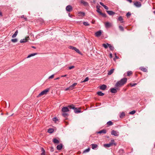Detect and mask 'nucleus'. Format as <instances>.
Listing matches in <instances>:
<instances>
[{"instance_id": "nucleus-1", "label": "nucleus", "mask_w": 155, "mask_h": 155, "mask_svg": "<svg viewBox=\"0 0 155 155\" xmlns=\"http://www.w3.org/2000/svg\"><path fill=\"white\" fill-rule=\"evenodd\" d=\"M127 79L126 78H124L120 80V81L117 82L115 86L116 87H120L123 85L127 82Z\"/></svg>"}, {"instance_id": "nucleus-2", "label": "nucleus", "mask_w": 155, "mask_h": 155, "mask_svg": "<svg viewBox=\"0 0 155 155\" xmlns=\"http://www.w3.org/2000/svg\"><path fill=\"white\" fill-rule=\"evenodd\" d=\"M70 109H72L74 110V112L75 113H78L81 112V111L79 109L75 107L73 105L68 106Z\"/></svg>"}, {"instance_id": "nucleus-3", "label": "nucleus", "mask_w": 155, "mask_h": 155, "mask_svg": "<svg viewBox=\"0 0 155 155\" xmlns=\"http://www.w3.org/2000/svg\"><path fill=\"white\" fill-rule=\"evenodd\" d=\"M114 140H111V142L105 144H104V147H109L111 146H112L113 144L115 145H116V143H114Z\"/></svg>"}, {"instance_id": "nucleus-4", "label": "nucleus", "mask_w": 155, "mask_h": 155, "mask_svg": "<svg viewBox=\"0 0 155 155\" xmlns=\"http://www.w3.org/2000/svg\"><path fill=\"white\" fill-rule=\"evenodd\" d=\"M49 91V89H46L43 91L41 92L38 95V96H37V97H40L41 95H44V94H46Z\"/></svg>"}, {"instance_id": "nucleus-5", "label": "nucleus", "mask_w": 155, "mask_h": 155, "mask_svg": "<svg viewBox=\"0 0 155 155\" xmlns=\"http://www.w3.org/2000/svg\"><path fill=\"white\" fill-rule=\"evenodd\" d=\"M111 134L112 135L115 136H118L119 135V132L114 130H113L111 131Z\"/></svg>"}, {"instance_id": "nucleus-6", "label": "nucleus", "mask_w": 155, "mask_h": 155, "mask_svg": "<svg viewBox=\"0 0 155 155\" xmlns=\"http://www.w3.org/2000/svg\"><path fill=\"white\" fill-rule=\"evenodd\" d=\"M66 9L67 12H71L73 8L71 6L68 5L66 7Z\"/></svg>"}, {"instance_id": "nucleus-7", "label": "nucleus", "mask_w": 155, "mask_h": 155, "mask_svg": "<svg viewBox=\"0 0 155 155\" xmlns=\"http://www.w3.org/2000/svg\"><path fill=\"white\" fill-rule=\"evenodd\" d=\"M69 48L70 49H71L73 50H74L77 52L79 54H80L81 52L77 48H76L74 47L73 46H70L69 47Z\"/></svg>"}, {"instance_id": "nucleus-8", "label": "nucleus", "mask_w": 155, "mask_h": 155, "mask_svg": "<svg viewBox=\"0 0 155 155\" xmlns=\"http://www.w3.org/2000/svg\"><path fill=\"white\" fill-rule=\"evenodd\" d=\"M61 111L63 112V113H66L67 112H68L69 111V110L68 107H63Z\"/></svg>"}, {"instance_id": "nucleus-9", "label": "nucleus", "mask_w": 155, "mask_h": 155, "mask_svg": "<svg viewBox=\"0 0 155 155\" xmlns=\"http://www.w3.org/2000/svg\"><path fill=\"white\" fill-rule=\"evenodd\" d=\"M134 5L135 6L137 7H140L141 6V4L140 2H136L134 3Z\"/></svg>"}, {"instance_id": "nucleus-10", "label": "nucleus", "mask_w": 155, "mask_h": 155, "mask_svg": "<svg viewBox=\"0 0 155 155\" xmlns=\"http://www.w3.org/2000/svg\"><path fill=\"white\" fill-rule=\"evenodd\" d=\"M77 84V83H74L72 85L69 86V88L70 90H72L73 89L75 88V86Z\"/></svg>"}, {"instance_id": "nucleus-11", "label": "nucleus", "mask_w": 155, "mask_h": 155, "mask_svg": "<svg viewBox=\"0 0 155 155\" xmlns=\"http://www.w3.org/2000/svg\"><path fill=\"white\" fill-rule=\"evenodd\" d=\"M105 25L106 28H109L112 26V24L109 22H107L105 23Z\"/></svg>"}, {"instance_id": "nucleus-12", "label": "nucleus", "mask_w": 155, "mask_h": 155, "mask_svg": "<svg viewBox=\"0 0 155 155\" xmlns=\"http://www.w3.org/2000/svg\"><path fill=\"white\" fill-rule=\"evenodd\" d=\"M29 38L28 36L26 37L25 38L23 39H21L20 40V42L21 43L26 42L28 41V38Z\"/></svg>"}, {"instance_id": "nucleus-13", "label": "nucleus", "mask_w": 155, "mask_h": 155, "mask_svg": "<svg viewBox=\"0 0 155 155\" xmlns=\"http://www.w3.org/2000/svg\"><path fill=\"white\" fill-rule=\"evenodd\" d=\"M116 88H111L110 89V92L113 93H115L117 92V90H118V89L117 87Z\"/></svg>"}, {"instance_id": "nucleus-14", "label": "nucleus", "mask_w": 155, "mask_h": 155, "mask_svg": "<svg viewBox=\"0 0 155 155\" xmlns=\"http://www.w3.org/2000/svg\"><path fill=\"white\" fill-rule=\"evenodd\" d=\"M101 30H100L95 33V35L96 36L98 37L101 35Z\"/></svg>"}, {"instance_id": "nucleus-15", "label": "nucleus", "mask_w": 155, "mask_h": 155, "mask_svg": "<svg viewBox=\"0 0 155 155\" xmlns=\"http://www.w3.org/2000/svg\"><path fill=\"white\" fill-rule=\"evenodd\" d=\"M107 86L104 84H103L100 86V89L102 90H104L106 88Z\"/></svg>"}, {"instance_id": "nucleus-16", "label": "nucleus", "mask_w": 155, "mask_h": 155, "mask_svg": "<svg viewBox=\"0 0 155 155\" xmlns=\"http://www.w3.org/2000/svg\"><path fill=\"white\" fill-rule=\"evenodd\" d=\"M81 3L82 4H83L84 6H87L88 5V3L84 1L83 0H81Z\"/></svg>"}, {"instance_id": "nucleus-17", "label": "nucleus", "mask_w": 155, "mask_h": 155, "mask_svg": "<svg viewBox=\"0 0 155 155\" xmlns=\"http://www.w3.org/2000/svg\"><path fill=\"white\" fill-rule=\"evenodd\" d=\"M106 130L103 129L102 130H100L97 132L98 134H105L106 133Z\"/></svg>"}, {"instance_id": "nucleus-18", "label": "nucleus", "mask_w": 155, "mask_h": 155, "mask_svg": "<svg viewBox=\"0 0 155 155\" xmlns=\"http://www.w3.org/2000/svg\"><path fill=\"white\" fill-rule=\"evenodd\" d=\"M107 13L110 15H114L115 14V13L111 11H107Z\"/></svg>"}, {"instance_id": "nucleus-19", "label": "nucleus", "mask_w": 155, "mask_h": 155, "mask_svg": "<svg viewBox=\"0 0 155 155\" xmlns=\"http://www.w3.org/2000/svg\"><path fill=\"white\" fill-rule=\"evenodd\" d=\"M53 142L54 143L58 144L59 143V141L56 138H54L53 139Z\"/></svg>"}, {"instance_id": "nucleus-20", "label": "nucleus", "mask_w": 155, "mask_h": 155, "mask_svg": "<svg viewBox=\"0 0 155 155\" xmlns=\"http://www.w3.org/2000/svg\"><path fill=\"white\" fill-rule=\"evenodd\" d=\"M62 147L63 146L62 144H59L57 147V149L58 150H60L62 148Z\"/></svg>"}, {"instance_id": "nucleus-21", "label": "nucleus", "mask_w": 155, "mask_h": 155, "mask_svg": "<svg viewBox=\"0 0 155 155\" xmlns=\"http://www.w3.org/2000/svg\"><path fill=\"white\" fill-rule=\"evenodd\" d=\"M78 16H81V17H83L85 15V14L84 12H79L78 13Z\"/></svg>"}, {"instance_id": "nucleus-22", "label": "nucleus", "mask_w": 155, "mask_h": 155, "mask_svg": "<svg viewBox=\"0 0 155 155\" xmlns=\"http://www.w3.org/2000/svg\"><path fill=\"white\" fill-rule=\"evenodd\" d=\"M109 44L107 43L106 44H103L102 45L103 46L105 49H107L108 48V47H109Z\"/></svg>"}, {"instance_id": "nucleus-23", "label": "nucleus", "mask_w": 155, "mask_h": 155, "mask_svg": "<svg viewBox=\"0 0 155 155\" xmlns=\"http://www.w3.org/2000/svg\"><path fill=\"white\" fill-rule=\"evenodd\" d=\"M140 69L142 71H143L147 72V69L145 68H144L143 67H140Z\"/></svg>"}, {"instance_id": "nucleus-24", "label": "nucleus", "mask_w": 155, "mask_h": 155, "mask_svg": "<svg viewBox=\"0 0 155 155\" xmlns=\"http://www.w3.org/2000/svg\"><path fill=\"white\" fill-rule=\"evenodd\" d=\"M93 149H95L97 148V145L96 144H92L91 145Z\"/></svg>"}, {"instance_id": "nucleus-25", "label": "nucleus", "mask_w": 155, "mask_h": 155, "mask_svg": "<svg viewBox=\"0 0 155 155\" xmlns=\"http://www.w3.org/2000/svg\"><path fill=\"white\" fill-rule=\"evenodd\" d=\"M114 70V69H113L109 71L108 73V75H110L111 74L113 73Z\"/></svg>"}, {"instance_id": "nucleus-26", "label": "nucleus", "mask_w": 155, "mask_h": 155, "mask_svg": "<svg viewBox=\"0 0 155 155\" xmlns=\"http://www.w3.org/2000/svg\"><path fill=\"white\" fill-rule=\"evenodd\" d=\"M54 130L53 128H49L48 130V132L49 133L51 134L53 132Z\"/></svg>"}, {"instance_id": "nucleus-27", "label": "nucleus", "mask_w": 155, "mask_h": 155, "mask_svg": "<svg viewBox=\"0 0 155 155\" xmlns=\"http://www.w3.org/2000/svg\"><path fill=\"white\" fill-rule=\"evenodd\" d=\"M18 33V31L16 30V31L15 32V33L13 34L12 36V38H14L17 35V34Z\"/></svg>"}, {"instance_id": "nucleus-28", "label": "nucleus", "mask_w": 155, "mask_h": 155, "mask_svg": "<svg viewBox=\"0 0 155 155\" xmlns=\"http://www.w3.org/2000/svg\"><path fill=\"white\" fill-rule=\"evenodd\" d=\"M118 20L120 21L121 23H123L124 22L122 16H120L118 18Z\"/></svg>"}, {"instance_id": "nucleus-29", "label": "nucleus", "mask_w": 155, "mask_h": 155, "mask_svg": "<svg viewBox=\"0 0 155 155\" xmlns=\"http://www.w3.org/2000/svg\"><path fill=\"white\" fill-rule=\"evenodd\" d=\"M107 124L108 125V126L112 125L113 124V123L111 121H109L107 122Z\"/></svg>"}, {"instance_id": "nucleus-30", "label": "nucleus", "mask_w": 155, "mask_h": 155, "mask_svg": "<svg viewBox=\"0 0 155 155\" xmlns=\"http://www.w3.org/2000/svg\"><path fill=\"white\" fill-rule=\"evenodd\" d=\"M37 54V53L31 54L28 55V56L27 57V58H30V57H31L34 56L36 55Z\"/></svg>"}, {"instance_id": "nucleus-31", "label": "nucleus", "mask_w": 155, "mask_h": 155, "mask_svg": "<svg viewBox=\"0 0 155 155\" xmlns=\"http://www.w3.org/2000/svg\"><path fill=\"white\" fill-rule=\"evenodd\" d=\"M98 95L100 96H103L104 95V94L102 93L101 91H98L97 93Z\"/></svg>"}, {"instance_id": "nucleus-32", "label": "nucleus", "mask_w": 155, "mask_h": 155, "mask_svg": "<svg viewBox=\"0 0 155 155\" xmlns=\"http://www.w3.org/2000/svg\"><path fill=\"white\" fill-rule=\"evenodd\" d=\"M41 150L42 153L41 154V155H45V151L43 148H41Z\"/></svg>"}, {"instance_id": "nucleus-33", "label": "nucleus", "mask_w": 155, "mask_h": 155, "mask_svg": "<svg viewBox=\"0 0 155 155\" xmlns=\"http://www.w3.org/2000/svg\"><path fill=\"white\" fill-rule=\"evenodd\" d=\"M125 114L124 113L122 112L120 114V118H123L125 116Z\"/></svg>"}, {"instance_id": "nucleus-34", "label": "nucleus", "mask_w": 155, "mask_h": 155, "mask_svg": "<svg viewBox=\"0 0 155 155\" xmlns=\"http://www.w3.org/2000/svg\"><path fill=\"white\" fill-rule=\"evenodd\" d=\"M109 47L110 48V49L111 51H113L114 49V47L112 45H111L110 44H109Z\"/></svg>"}, {"instance_id": "nucleus-35", "label": "nucleus", "mask_w": 155, "mask_h": 155, "mask_svg": "<svg viewBox=\"0 0 155 155\" xmlns=\"http://www.w3.org/2000/svg\"><path fill=\"white\" fill-rule=\"evenodd\" d=\"M11 41L15 43L18 41V39L17 38L12 39H11Z\"/></svg>"}, {"instance_id": "nucleus-36", "label": "nucleus", "mask_w": 155, "mask_h": 155, "mask_svg": "<svg viewBox=\"0 0 155 155\" xmlns=\"http://www.w3.org/2000/svg\"><path fill=\"white\" fill-rule=\"evenodd\" d=\"M62 115L63 116L65 117H67L68 115V114L67 113L64 112L62 114Z\"/></svg>"}, {"instance_id": "nucleus-37", "label": "nucleus", "mask_w": 155, "mask_h": 155, "mask_svg": "<svg viewBox=\"0 0 155 155\" xmlns=\"http://www.w3.org/2000/svg\"><path fill=\"white\" fill-rule=\"evenodd\" d=\"M132 74V72L131 71H128L127 72V75L128 76H130Z\"/></svg>"}, {"instance_id": "nucleus-38", "label": "nucleus", "mask_w": 155, "mask_h": 155, "mask_svg": "<svg viewBox=\"0 0 155 155\" xmlns=\"http://www.w3.org/2000/svg\"><path fill=\"white\" fill-rule=\"evenodd\" d=\"M53 120L55 122V123H57V121H58V118L56 117H54L53 118Z\"/></svg>"}, {"instance_id": "nucleus-39", "label": "nucleus", "mask_w": 155, "mask_h": 155, "mask_svg": "<svg viewBox=\"0 0 155 155\" xmlns=\"http://www.w3.org/2000/svg\"><path fill=\"white\" fill-rule=\"evenodd\" d=\"M90 150V149L89 148H88L87 149L84 150V151H83V153H85L88 152Z\"/></svg>"}, {"instance_id": "nucleus-40", "label": "nucleus", "mask_w": 155, "mask_h": 155, "mask_svg": "<svg viewBox=\"0 0 155 155\" xmlns=\"http://www.w3.org/2000/svg\"><path fill=\"white\" fill-rule=\"evenodd\" d=\"M119 29L122 31H124V28L121 26H119Z\"/></svg>"}, {"instance_id": "nucleus-41", "label": "nucleus", "mask_w": 155, "mask_h": 155, "mask_svg": "<svg viewBox=\"0 0 155 155\" xmlns=\"http://www.w3.org/2000/svg\"><path fill=\"white\" fill-rule=\"evenodd\" d=\"M97 12L99 13L100 14L101 12L100 11V9L99 8H98V7L97 6Z\"/></svg>"}, {"instance_id": "nucleus-42", "label": "nucleus", "mask_w": 155, "mask_h": 155, "mask_svg": "<svg viewBox=\"0 0 155 155\" xmlns=\"http://www.w3.org/2000/svg\"><path fill=\"white\" fill-rule=\"evenodd\" d=\"M89 80V78L88 77H86L85 79L82 82H84L87 81Z\"/></svg>"}, {"instance_id": "nucleus-43", "label": "nucleus", "mask_w": 155, "mask_h": 155, "mask_svg": "<svg viewBox=\"0 0 155 155\" xmlns=\"http://www.w3.org/2000/svg\"><path fill=\"white\" fill-rule=\"evenodd\" d=\"M131 15V13L130 12H127L126 15V16L127 17H128Z\"/></svg>"}, {"instance_id": "nucleus-44", "label": "nucleus", "mask_w": 155, "mask_h": 155, "mask_svg": "<svg viewBox=\"0 0 155 155\" xmlns=\"http://www.w3.org/2000/svg\"><path fill=\"white\" fill-rule=\"evenodd\" d=\"M103 17H106V15L105 13H103L101 12L100 14Z\"/></svg>"}, {"instance_id": "nucleus-45", "label": "nucleus", "mask_w": 155, "mask_h": 155, "mask_svg": "<svg viewBox=\"0 0 155 155\" xmlns=\"http://www.w3.org/2000/svg\"><path fill=\"white\" fill-rule=\"evenodd\" d=\"M83 24L85 26H88L89 25V24L86 22H83Z\"/></svg>"}, {"instance_id": "nucleus-46", "label": "nucleus", "mask_w": 155, "mask_h": 155, "mask_svg": "<svg viewBox=\"0 0 155 155\" xmlns=\"http://www.w3.org/2000/svg\"><path fill=\"white\" fill-rule=\"evenodd\" d=\"M136 112V111L135 110H133L131 112H130L129 114H134Z\"/></svg>"}, {"instance_id": "nucleus-47", "label": "nucleus", "mask_w": 155, "mask_h": 155, "mask_svg": "<svg viewBox=\"0 0 155 155\" xmlns=\"http://www.w3.org/2000/svg\"><path fill=\"white\" fill-rule=\"evenodd\" d=\"M75 67L74 66H70L68 67V69L69 70H71L73 68H74Z\"/></svg>"}, {"instance_id": "nucleus-48", "label": "nucleus", "mask_w": 155, "mask_h": 155, "mask_svg": "<svg viewBox=\"0 0 155 155\" xmlns=\"http://www.w3.org/2000/svg\"><path fill=\"white\" fill-rule=\"evenodd\" d=\"M50 150L51 152H53L54 150V148L52 147H50Z\"/></svg>"}, {"instance_id": "nucleus-49", "label": "nucleus", "mask_w": 155, "mask_h": 155, "mask_svg": "<svg viewBox=\"0 0 155 155\" xmlns=\"http://www.w3.org/2000/svg\"><path fill=\"white\" fill-rule=\"evenodd\" d=\"M21 18H24L25 20H26L27 18L26 17H25L24 15H22L21 16Z\"/></svg>"}, {"instance_id": "nucleus-50", "label": "nucleus", "mask_w": 155, "mask_h": 155, "mask_svg": "<svg viewBox=\"0 0 155 155\" xmlns=\"http://www.w3.org/2000/svg\"><path fill=\"white\" fill-rule=\"evenodd\" d=\"M54 77V74H52L48 78L49 79H52Z\"/></svg>"}, {"instance_id": "nucleus-51", "label": "nucleus", "mask_w": 155, "mask_h": 155, "mask_svg": "<svg viewBox=\"0 0 155 155\" xmlns=\"http://www.w3.org/2000/svg\"><path fill=\"white\" fill-rule=\"evenodd\" d=\"M104 8L106 9V10H108V7L107 6H106L105 5L103 7Z\"/></svg>"}, {"instance_id": "nucleus-52", "label": "nucleus", "mask_w": 155, "mask_h": 155, "mask_svg": "<svg viewBox=\"0 0 155 155\" xmlns=\"http://www.w3.org/2000/svg\"><path fill=\"white\" fill-rule=\"evenodd\" d=\"M137 84L136 83H134L133 84H131V85L132 87H134L136 85H137Z\"/></svg>"}, {"instance_id": "nucleus-53", "label": "nucleus", "mask_w": 155, "mask_h": 155, "mask_svg": "<svg viewBox=\"0 0 155 155\" xmlns=\"http://www.w3.org/2000/svg\"><path fill=\"white\" fill-rule=\"evenodd\" d=\"M100 4L101 5H102L103 7H104V6L105 5H104V4L102 2H100Z\"/></svg>"}, {"instance_id": "nucleus-54", "label": "nucleus", "mask_w": 155, "mask_h": 155, "mask_svg": "<svg viewBox=\"0 0 155 155\" xmlns=\"http://www.w3.org/2000/svg\"><path fill=\"white\" fill-rule=\"evenodd\" d=\"M68 90H70V89L69 88V87H67V88H66L65 89V91H68Z\"/></svg>"}, {"instance_id": "nucleus-55", "label": "nucleus", "mask_w": 155, "mask_h": 155, "mask_svg": "<svg viewBox=\"0 0 155 155\" xmlns=\"http://www.w3.org/2000/svg\"><path fill=\"white\" fill-rule=\"evenodd\" d=\"M67 76V74H65V75H63L61 76V77H66Z\"/></svg>"}, {"instance_id": "nucleus-56", "label": "nucleus", "mask_w": 155, "mask_h": 155, "mask_svg": "<svg viewBox=\"0 0 155 155\" xmlns=\"http://www.w3.org/2000/svg\"><path fill=\"white\" fill-rule=\"evenodd\" d=\"M128 2H129L130 3H131L132 2V0H127Z\"/></svg>"}, {"instance_id": "nucleus-57", "label": "nucleus", "mask_w": 155, "mask_h": 155, "mask_svg": "<svg viewBox=\"0 0 155 155\" xmlns=\"http://www.w3.org/2000/svg\"><path fill=\"white\" fill-rule=\"evenodd\" d=\"M68 16H69V17H71V14H70V13H69V14H68Z\"/></svg>"}, {"instance_id": "nucleus-58", "label": "nucleus", "mask_w": 155, "mask_h": 155, "mask_svg": "<svg viewBox=\"0 0 155 155\" xmlns=\"http://www.w3.org/2000/svg\"><path fill=\"white\" fill-rule=\"evenodd\" d=\"M2 16V13L1 12H0V17Z\"/></svg>"}, {"instance_id": "nucleus-59", "label": "nucleus", "mask_w": 155, "mask_h": 155, "mask_svg": "<svg viewBox=\"0 0 155 155\" xmlns=\"http://www.w3.org/2000/svg\"><path fill=\"white\" fill-rule=\"evenodd\" d=\"M31 47L32 48H34V49H35L36 48V47L35 46H32Z\"/></svg>"}, {"instance_id": "nucleus-60", "label": "nucleus", "mask_w": 155, "mask_h": 155, "mask_svg": "<svg viewBox=\"0 0 155 155\" xmlns=\"http://www.w3.org/2000/svg\"><path fill=\"white\" fill-rule=\"evenodd\" d=\"M110 58H112V54H110Z\"/></svg>"}, {"instance_id": "nucleus-61", "label": "nucleus", "mask_w": 155, "mask_h": 155, "mask_svg": "<svg viewBox=\"0 0 155 155\" xmlns=\"http://www.w3.org/2000/svg\"><path fill=\"white\" fill-rule=\"evenodd\" d=\"M115 57H116V58L117 59L118 58V57H117V56H116V54H115Z\"/></svg>"}, {"instance_id": "nucleus-62", "label": "nucleus", "mask_w": 155, "mask_h": 155, "mask_svg": "<svg viewBox=\"0 0 155 155\" xmlns=\"http://www.w3.org/2000/svg\"><path fill=\"white\" fill-rule=\"evenodd\" d=\"M60 78L59 77H58V78H57L55 79V80H57V79H59Z\"/></svg>"}, {"instance_id": "nucleus-63", "label": "nucleus", "mask_w": 155, "mask_h": 155, "mask_svg": "<svg viewBox=\"0 0 155 155\" xmlns=\"http://www.w3.org/2000/svg\"><path fill=\"white\" fill-rule=\"evenodd\" d=\"M120 151H123V150H120Z\"/></svg>"}, {"instance_id": "nucleus-64", "label": "nucleus", "mask_w": 155, "mask_h": 155, "mask_svg": "<svg viewBox=\"0 0 155 155\" xmlns=\"http://www.w3.org/2000/svg\"><path fill=\"white\" fill-rule=\"evenodd\" d=\"M153 12L154 13V14H155V10Z\"/></svg>"}]
</instances>
